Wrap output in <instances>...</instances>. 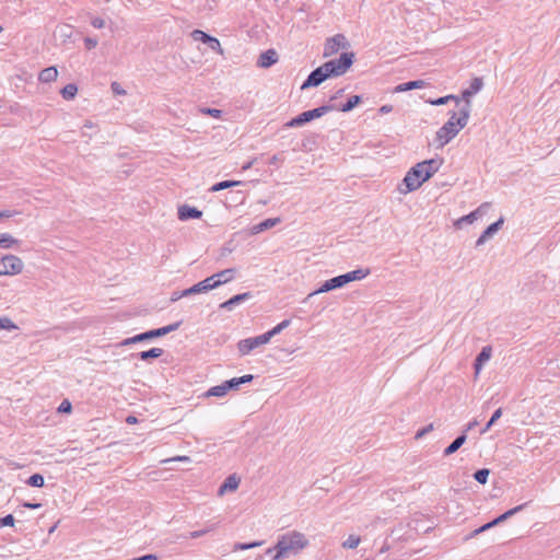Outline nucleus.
<instances>
[{
  "instance_id": "obj_12",
  "label": "nucleus",
  "mask_w": 560,
  "mask_h": 560,
  "mask_svg": "<svg viewBox=\"0 0 560 560\" xmlns=\"http://www.w3.org/2000/svg\"><path fill=\"white\" fill-rule=\"evenodd\" d=\"M345 285H346V279L343 278V275L334 277L329 280H326L317 290L310 293L306 299H310L316 294L326 293L331 290L342 288Z\"/></svg>"
},
{
  "instance_id": "obj_48",
  "label": "nucleus",
  "mask_w": 560,
  "mask_h": 560,
  "mask_svg": "<svg viewBox=\"0 0 560 560\" xmlns=\"http://www.w3.org/2000/svg\"><path fill=\"white\" fill-rule=\"evenodd\" d=\"M527 505V503H523V504H520L513 509H510L509 511L504 512L503 515L505 517V521L510 517H512L513 515H515L516 513H518L520 511H522L525 506Z\"/></svg>"
},
{
  "instance_id": "obj_46",
  "label": "nucleus",
  "mask_w": 560,
  "mask_h": 560,
  "mask_svg": "<svg viewBox=\"0 0 560 560\" xmlns=\"http://www.w3.org/2000/svg\"><path fill=\"white\" fill-rule=\"evenodd\" d=\"M199 112L203 115H208L214 118H220L222 116V110L217 108L201 107Z\"/></svg>"
},
{
  "instance_id": "obj_32",
  "label": "nucleus",
  "mask_w": 560,
  "mask_h": 560,
  "mask_svg": "<svg viewBox=\"0 0 560 560\" xmlns=\"http://www.w3.org/2000/svg\"><path fill=\"white\" fill-rule=\"evenodd\" d=\"M60 93L65 100H72L78 93V86L74 83H69L61 89Z\"/></svg>"
},
{
  "instance_id": "obj_56",
  "label": "nucleus",
  "mask_w": 560,
  "mask_h": 560,
  "mask_svg": "<svg viewBox=\"0 0 560 560\" xmlns=\"http://www.w3.org/2000/svg\"><path fill=\"white\" fill-rule=\"evenodd\" d=\"M490 528H492L491 524H490V523H487V524H485V525L480 526L479 528L475 529V530L472 532L471 536H476V535H478V534H480V533H483V532H486V530H488V529H490Z\"/></svg>"
},
{
  "instance_id": "obj_1",
  "label": "nucleus",
  "mask_w": 560,
  "mask_h": 560,
  "mask_svg": "<svg viewBox=\"0 0 560 560\" xmlns=\"http://www.w3.org/2000/svg\"><path fill=\"white\" fill-rule=\"evenodd\" d=\"M308 545V540L304 534L293 530L281 535L275 546L276 553L272 560H282L290 557L291 555L299 553Z\"/></svg>"
},
{
  "instance_id": "obj_26",
  "label": "nucleus",
  "mask_w": 560,
  "mask_h": 560,
  "mask_svg": "<svg viewBox=\"0 0 560 560\" xmlns=\"http://www.w3.org/2000/svg\"><path fill=\"white\" fill-rule=\"evenodd\" d=\"M164 353V350L161 348H151L145 351H141L137 354V357L142 361H149L151 359L160 358Z\"/></svg>"
},
{
  "instance_id": "obj_63",
  "label": "nucleus",
  "mask_w": 560,
  "mask_h": 560,
  "mask_svg": "<svg viewBox=\"0 0 560 560\" xmlns=\"http://www.w3.org/2000/svg\"><path fill=\"white\" fill-rule=\"evenodd\" d=\"M282 161H283V160H282V159H280V156H279L278 154H275V155H272V156L270 158V160H269V164H270V165H276L277 163L282 162Z\"/></svg>"
},
{
  "instance_id": "obj_24",
  "label": "nucleus",
  "mask_w": 560,
  "mask_h": 560,
  "mask_svg": "<svg viewBox=\"0 0 560 560\" xmlns=\"http://www.w3.org/2000/svg\"><path fill=\"white\" fill-rule=\"evenodd\" d=\"M424 86H425V82L423 80L408 81V82L398 84L395 88L394 92L400 93V92H406V91H410V90H415V89H421Z\"/></svg>"
},
{
  "instance_id": "obj_52",
  "label": "nucleus",
  "mask_w": 560,
  "mask_h": 560,
  "mask_svg": "<svg viewBox=\"0 0 560 560\" xmlns=\"http://www.w3.org/2000/svg\"><path fill=\"white\" fill-rule=\"evenodd\" d=\"M434 429L433 423L428 424L416 433V439H421Z\"/></svg>"
},
{
  "instance_id": "obj_25",
  "label": "nucleus",
  "mask_w": 560,
  "mask_h": 560,
  "mask_svg": "<svg viewBox=\"0 0 560 560\" xmlns=\"http://www.w3.org/2000/svg\"><path fill=\"white\" fill-rule=\"evenodd\" d=\"M280 222V218H269L264 220L262 222L253 226V233L257 234L262 231L269 230L276 226Z\"/></svg>"
},
{
  "instance_id": "obj_7",
  "label": "nucleus",
  "mask_w": 560,
  "mask_h": 560,
  "mask_svg": "<svg viewBox=\"0 0 560 560\" xmlns=\"http://www.w3.org/2000/svg\"><path fill=\"white\" fill-rule=\"evenodd\" d=\"M23 260L15 255H5L0 260V276H15L22 272Z\"/></svg>"
},
{
  "instance_id": "obj_22",
  "label": "nucleus",
  "mask_w": 560,
  "mask_h": 560,
  "mask_svg": "<svg viewBox=\"0 0 560 560\" xmlns=\"http://www.w3.org/2000/svg\"><path fill=\"white\" fill-rule=\"evenodd\" d=\"M467 435L465 432H463L460 435H458L443 452L444 456H450L457 452L463 444L466 442Z\"/></svg>"
},
{
  "instance_id": "obj_43",
  "label": "nucleus",
  "mask_w": 560,
  "mask_h": 560,
  "mask_svg": "<svg viewBox=\"0 0 560 560\" xmlns=\"http://www.w3.org/2000/svg\"><path fill=\"white\" fill-rule=\"evenodd\" d=\"M483 86V81L481 78H474L470 82L468 90L475 95L478 93Z\"/></svg>"
},
{
  "instance_id": "obj_42",
  "label": "nucleus",
  "mask_w": 560,
  "mask_h": 560,
  "mask_svg": "<svg viewBox=\"0 0 560 560\" xmlns=\"http://www.w3.org/2000/svg\"><path fill=\"white\" fill-rule=\"evenodd\" d=\"M217 528V524L208 525L206 528L194 530L189 533L190 538H199L210 532H213Z\"/></svg>"
},
{
  "instance_id": "obj_60",
  "label": "nucleus",
  "mask_w": 560,
  "mask_h": 560,
  "mask_svg": "<svg viewBox=\"0 0 560 560\" xmlns=\"http://www.w3.org/2000/svg\"><path fill=\"white\" fill-rule=\"evenodd\" d=\"M237 378H238V381L241 382V385H242V384H246V383L252 382L254 380V375L246 374V375H243V376L237 377Z\"/></svg>"
},
{
  "instance_id": "obj_38",
  "label": "nucleus",
  "mask_w": 560,
  "mask_h": 560,
  "mask_svg": "<svg viewBox=\"0 0 560 560\" xmlns=\"http://www.w3.org/2000/svg\"><path fill=\"white\" fill-rule=\"evenodd\" d=\"M502 416V409H497L493 415L491 416L490 420L487 422L485 428L480 431V434H485L490 430V428L501 418Z\"/></svg>"
},
{
  "instance_id": "obj_16",
  "label": "nucleus",
  "mask_w": 560,
  "mask_h": 560,
  "mask_svg": "<svg viewBox=\"0 0 560 560\" xmlns=\"http://www.w3.org/2000/svg\"><path fill=\"white\" fill-rule=\"evenodd\" d=\"M278 61V54L273 49H268L260 54L257 66L260 68H269Z\"/></svg>"
},
{
  "instance_id": "obj_11",
  "label": "nucleus",
  "mask_w": 560,
  "mask_h": 560,
  "mask_svg": "<svg viewBox=\"0 0 560 560\" xmlns=\"http://www.w3.org/2000/svg\"><path fill=\"white\" fill-rule=\"evenodd\" d=\"M191 37L194 38V40H199L203 44H207L210 47V49H212L213 51H215L220 55H224V50L222 49L219 39L205 33L203 31L194 30L191 32Z\"/></svg>"
},
{
  "instance_id": "obj_20",
  "label": "nucleus",
  "mask_w": 560,
  "mask_h": 560,
  "mask_svg": "<svg viewBox=\"0 0 560 560\" xmlns=\"http://www.w3.org/2000/svg\"><path fill=\"white\" fill-rule=\"evenodd\" d=\"M240 478L236 475L229 476L219 488V494H223L228 491H234L238 488Z\"/></svg>"
},
{
  "instance_id": "obj_3",
  "label": "nucleus",
  "mask_w": 560,
  "mask_h": 560,
  "mask_svg": "<svg viewBox=\"0 0 560 560\" xmlns=\"http://www.w3.org/2000/svg\"><path fill=\"white\" fill-rule=\"evenodd\" d=\"M353 52H342L339 58L331 59L324 65L325 71L328 72L330 78L345 74L354 62Z\"/></svg>"
},
{
  "instance_id": "obj_40",
  "label": "nucleus",
  "mask_w": 560,
  "mask_h": 560,
  "mask_svg": "<svg viewBox=\"0 0 560 560\" xmlns=\"http://www.w3.org/2000/svg\"><path fill=\"white\" fill-rule=\"evenodd\" d=\"M490 470L488 468H481L474 474V478L477 482L485 485L488 480Z\"/></svg>"
},
{
  "instance_id": "obj_8",
  "label": "nucleus",
  "mask_w": 560,
  "mask_h": 560,
  "mask_svg": "<svg viewBox=\"0 0 560 560\" xmlns=\"http://www.w3.org/2000/svg\"><path fill=\"white\" fill-rule=\"evenodd\" d=\"M269 342L268 337L266 334L253 337V338H246L242 339L237 342V350L241 355H246L257 347H260L262 345H266Z\"/></svg>"
},
{
  "instance_id": "obj_27",
  "label": "nucleus",
  "mask_w": 560,
  "mask_h": 560,
  "mask_svg": "<svg viewBox=\"0 0 560 560\" xmlns=\"http://www.w3.org/2000/svg\"><path fill=\"white\" fill-rule=\"evenodd\" d=\"M370 273L369 269H357L347 273H343V278L346 279V284L355 281L361 280L365 278Z\"/></svg>"
},
{
  "instance_id": "obj_44",
  "label": "nucleus",
  "mask_w": 560,
  "mask_h": 560,
  "mask_svg": "<svg viewBox=\"0 0 560 560\" xmlns=\"http://www.w3.org/2000/svg\"><path fill=\"white\" fill-rule=\"evenodd\" d=\"M110 90L114 96H127V91L119 82H112Z\"/></svg>"
},
{
  "instance_id": "obj_36",
  "label": "nucleus",
  "mask_w": 560,
  "mask_h": 560,
  "mask_svg": "<svg viewBox=\"0 0 560 560\" xmlns=\"http://www.w3.org/2000/svg\"><path fill=\"white\" fill-rule=\"evenodd\" d=\"M478 218H479V217H478L477 212H475V210H474V211H471L469 214L464 215V217H462L460 219H458V220L455 222V225H456L457 228H462V225H463V224H471V223H474Z\"/></svg>"
},
{
  "instance_id": "obj_23",
  "label": "nucleus",
  "mask_w": 560,
  "mask_h": 560,
  "mask_svg": "<svg viewBox=\"0 0 560 560\" xmlns=\"http://www.w3.org/2000/svg\"><path fill=\"white\" fill-rule=\"evenodd\" d=\"M58 77V70L56 67H47L43 69L38 74V80L43 83H50Z\"/></svg>"
},
{
  "instance_id": "obj_49",
  "label": "nucleus",
  "mask_w": 560,
  "mask_h": 560,
  "mask_svg": "<svg viewBox=\"0 0 560 560\" xmlns=\"http://www.w3.org/2000/svg\"><path fill=\"white\" fill-rule=\"evenodd\" d=\"M527 505V503H523V504H520L513 509H510L509 511L504 512L503 515L505 517V521L510 517H512L513 515H515L516 513H518L520 511H522L525 506Z\"/></svg>"
},
{
  "instance_id": "obj_18",
  "label": "nucleus",
  "mask_w": 560,
  "mask_h": 560,
  "mask_svg": "<svg viewBox=\"0 0 560 560\" xmlns=\"http://www.w3.org/2000/svg\"><path fill=\"white\" fill-rule=\"evenodd\" d=\"M235 272L236 270L234 268H229L212 275L211 277H214L213 284H215V288H218L221 284L230 282L234 279Z\"/></svg>"
},
{
  "instance_id": "obj_14",
  "label": "nucleus",
  "mask_w": 560,
  "mask_h": 560,
  "mask_svg": "<svg viewBox=\"0 0 560 560\" xmlns=\"http://www.w3.org/2000/svg\"><path fill=\"white\" fill-rule=\"evenodd\" d=\"M504 219L500 218L498 221L491 223L476 241V246L483 245L490 237H492L503 225Z\"/></svg>"
},
{
  "instance_id": "obj_54",
  "label": "nucleus",
  "mask_w": 560,
  "mask_h": 560,
  "mask_svg": "<svg viewBox=\"0 0 560 560\" xmlns=\"http://www.w3.org/2000/svg\"><path fill=\"white\" fill-rule=\"evenodd\" d=\"M189 460L190 459L188 456H176V457L163 459L161 463L166 464V463H171V462H189Z\"/></svg>"
},
{
  "instance_id": "obj_6",
  "label": "nucleus",
  "mask_w": 560,
  "mask_h": 560,
  "mask_svg": "<svg viewBox=\"0 0 560 560\" xmlns=\"http://www.w3.org/2000/svg\"><path fill=\"white\" fill-rule=\"evenodd\" d=\"M424 172L422 170V165H420V162L417 163L415 166H412L406 174L402 183L406 186V189H400L401 192L407 194L417 190L421 187V185L427 182V179H423Z\"/></svg>"
},
{
  "instance_id": "obj_57",
  "label": "nucleus",
  "mask_w": 560,
  "mask_h": 560,
  "mask_svg": "<svg viewBox=\"0 0 560 560\" xmlns=\"http://www.w3.org/2000/svg\"><path fill=\"white\" fill-rule=\"evenodd\" d=\"M71 33H72V28H71V26H69V25H65V26L60 27V34H61V36H63V37H70V36H71Z\"/></svg>"
},
{
  "instance_id": "obj_21",
  "label": "nucleus",
  "mask_w": 560,
  "mask_h": 560,
  "mask_svg": "<svg viewBox=\"0 0 560 560\" xmlns=\"http://www.w3.org/2000/svg\"><path fill=\"white\" fill-rule=\"evenodd\" d=\"M491 357V348L490 347H483L481 351L478 353L477 358L474 362V368L476 374L479 373L485 362H487Z\"/></svg>"
},
{
  "instance_id": "obj_55",
  "label": "nucleus",
  "mask_w": 560,
  "mask_h": 560,
  "mask_svg": "<svg viewBox=\"0 0 560 560\" xmlns=\"http://www.w3.org/2000/svg\"><path fill=\"white\" fill-rule=\"evenodd\" d=\"M84 44H85L86 49H92V48L96 47L97 39L96 38H92V37H85L84 38Z\"/></svg>"
},
{
  "instance_id": "obj_29",
  "label": "nucleus",
  "mask_w": 560,
  "mask_h": 560,
  "mask_svg": "<svg viewBox=\"0 0 560 560\" xmlns=\"http://www.w3.org/2000/svg\"><path fill=\"white\" fill-rule=\"evenodd\" d=\"M362 101V97L360 95H353L351 97L348 98V101L342 104L340 107H338L337 109L338 110H341V112H350L357 105H359Z\"/></svg>"
},
{
  "instance_id": "obj_13",
  "label": "nucleus",
  "mask_w": 560,
  "mask_h": 560,
  "mask_svg": "<svg viewBox=\"0 0 560 560\" xmlns=\"http://www.w3.org/2000/svg\"><path fill=\"white\" fill-rule=\"evenodd\" d=\"M213 282H214V277L210 276V277L206 278L205 280L194 284L192 287L184 290V294L192 295V294L208 292L212 289H215V284H213Z\"/></svg>"
},
{
  "instance_id": "obj_2",
  "label": "nucleus",
  "mask_w": 560,
  "mask_h": 560,
  "mask_svg": "<svg viewBox=\"0 0 560 560\" xmlns=\"http://www.w3.org/2000/svg\"><path fill=\"white\" fill-rule=\"evenodd\" d=\"M467 108L459 110V116L456 121H446L438 131L435 140L439 142V147H444L452 139H454L458 132L465 128L468 124Z\"/></svg>"
},
{
  "instance_id": "obj_62",
  "label": "nucleus",
  "mask_w": 560,
  "mask_h": 560,
  "mask_svg": "<svg viewBox=\"0 0 560 560\" xmlns=\"http://www.w3.org/2000/svg\"><path fill=\"white\" fill-rule=\"evenodd\" d=\"M392 110H393V106H392V105H389V104L383 105V106H381V107H380V109H378V112H380L381 114H388V113H390Z\"/></svg>"
},
{
  "instance_id": "obj_4",
  "label": "nucleus",
  "mask_w": 560,
  "mask_h": 560,
  "mask_svg": "<svg viewBox=\"0 0 560 560\" xmlns=\"http://www.w3.org/2000/svg\"><path fill=\"white\" fill-rule=\"evenodd\" d=\"M335 109H336V106L328 104V105H322V106L316 107L311 110L303 112L300 115H298L296 117L289 120L285 124V127H289V128L301 127V126L312 121L313 119L320 118L325 114H327L331 110H335Z\"/></svg>"
},
{
  "instance_id": "obj_31",
  "label": "nucleus",
  "mask_w": 560,
  "mask_h": 560,
  "mask_svg": "<svg viewBox=\"0 0 560 560\" xmlns=\"http://www.w3.org/2000/svg\"><path fill=\"white\" fill-rule=\"evenodd\" d=\"M243 184L244 183L241 182V180H223V182L214 184L210 188V191H213V192L214 191H220V190L228 189V188L235 187V186H240V185H243Z\"/></svg>"
},
{
  "instance_id": "obj_41",
  "label": "nucleus",
  "mask_w": 560,
  "mask_h": 560,
  "mask_svg": "<svg viewBox=\"0 0 560 560\" xmlns=\"http://www.w3.org/2000/svg\"><path fill=\"white\" fill-rule=\"evenodd\" d=\"M27 485L35 488L44 486V477L40 474H34L27 479Z\"/></svg>"
},
{
  "instance_id": "obj_17",
  "label": "nucleus",
  "mask_w": 560,
  "mask_h": 560,
  "mask_svg": "<svg viewBox=\"0 0 560 560\" xmlns=\"http://www.w3.org/2000/svg\"><path fill=\"white\" fill-rule=\"evenodd\" d=\"M201 215H202V211L198 210L195 207L184 205L178 208V219L182 221H187L190 219H199V218H201Z\"/></svg>"
},
{
  "instance_id": "obj_33",
  "label": "nucleus",
  "mask_w": 560,
  "mask_h": 560,
  "mask_svg": "<svg viewBox=\"0 0 560 560\" xmlns=\"http://www.w3.org/2000/svg\"><path fill=\"white\" fill-rule=\"evenodd\" d=\"M264 545V540L252 541V542H235L233 546V550H248L253 548H257Z\"/></svg>"
},
{
  "instance_id": "obj_53",
  "label": "nucleus",
  "mask_w": 560,
  "mask_h": 560,
  "mask_svg": "<svg viewBox=\"0 0 560 560\" xmlns=\"http://www.w3.org/2000/svg\"><path fill=\"white\" fill-rule=\"evenodd\" d=\"M490 207V202H483L475 210V212H477L478 217H482L485 213H487Z\"/></svg>"
},
{
  "instance_id": "obj_34",
  "label": "nucleus",
  "mask_w": 560,
  "mask_h": 560,
  "mask_svg": "<svg viewBox=\"0 0 560 560\" xmlns=\"http://www.w3.org/2000/svg\"><path fill=\"white\" fill-rule=\"evenodd\" d=\"M290 319H284L265 334L270 340L272 337H275L276 335L280 334L283 329H285L290 325Z\"/></svg>"
},
{
  "instance_id": "obj_19",
  "label": "nucleus",
  "mask_w": 560,
  "mask_h": 560,
  "mask_svg": "<svg viewBox=\"0 0 560 560\" xmlns=\"http://www.w3.org/2000/svg\"><path fill=\"white\" fill-rule=\"evenodd\" d=\"M250 296H252V294L249 292L236 294V295L232 296L231 299H229L228 301L223 302L220 305V307L223 310L232 311L236 305L248 300Z\"/></svg>"
},
{
  "instance_id": "obj_45",
  "label": "nucleus",
  "mask_w": 560,
  "mask_h": 560,
  "mask_svg": "<svg viewBox=\"0 0 560 560\" xmlns=\"http://www.w3.org/2000/svg\"><path fill=\"white\" fill-rule=\"evenodd\" d=\"M0 329L14 330L18 326L9 317H0Z\"/></svg>"
},
{
  "instance_id": "obj_47",
  "label": "nucleus",
  "mask_w": 560,
  "mask_h": 560,
  "mask_svg": "<svg viewBox=\"0 0 560 560\" xmlns=\"http://www.w3.org/2000/svg\"><path fill=\"white\" fill-rule=\"evenodd\" d=\"M224 385H225L226 392L236 390L241 386V382L238 381L237 377H234V378L225 381Z\"/></svg>"
},
{
  "instance_id": "obj_59",
  "label": "nucleus",
  "mask_w": 560,
  "mask_h": 560,
  "mask_svg": "<svg viewBox=\"0 0 560 560\" xmlns=\"http://www.w3.org/2000/svg\"><path fill=\"white\" fill-rule=\"evenodd\" d=\"M478 424H479V422L476 419H474L472 421L467 423V425L463 432H465V434H466L468 431L475 429Z\"/></svg>"
},
{
  "instance_id": "obj_37",
  "label": "nucleus",
  "mask_w": 560,
  "mask_h": 560,
  "mask_svg": "<svg viewBox=\"0 0 560 560\" xmlns=\"http://www.w3.org/2000/svg\"><path fill=\"white\" fill-rule=\"evenodd\" d=\"M228 394L224 383L221 385H217L211 387L207 393L206 396H214V397H223Z\"/></svg>"
},
{
  "instance_id": "obj_39",
  "label": "nucleus",
  "mask_w": 560,
  "mask_h": 560,
  "mask_svg": "<svg viewBox=\"0 0 560 560\" xmlns=\"http://www.w3.org/2000/svg\"><path fill=\"white\" fill-rule=\"evenodd\" d=\"M361 541L360 536L357 535H350L343 542L342 547L346 549H354L359 546Z\"/></svg>"
},
{
  "instance_id": "obj_51",
  "label": "nucleus",
  "mask_w": 560,
  "mask_h": 560,
  "mask_svg": "<svg viewBox=\"0 0 560 560\" xmlns=\"http://www.w3.org/2000/svg\"><path fill=\"white\" fill-rule=\"evenodd\" d=\"M13 524H14V517L11 514H8L0 518V527L13 526Z\"/></svg>"
},
{
  "instance_id": "obj_9",
  "label": "nucleus",
  "mask_w": 560,
  "mask_h": 560,
  "mask_svg": "<svg viewBox=\"0 0 560 560\" xmlns=\"http://www.w3.org/2000/svg\"><path fill=\"white\" fill-rule=\"evenodd\" d=\"M350 46L348 39L342 34H336L327 38L324 45V57H330L338 52L340 48H348Z\"/></svg>"
},
{
  "instance_id": "obj_30",
  "label": "nucleus",
  "mask_w": 560,
  "mask_h": 560,
  "mask_svg": "<svg viewBox=\"0 0 560 560\" xmlns=\"http://www.w3.org/2000/svg\"><path fill=\"white\" fill-rule=\"evenodd\" d=\"M472 95L474 94L468 89H466V90H464L462 92V95L458 96L459 97V103L462 101L464 102V104L460 106L459 110H464L465 108H467L468 109L467 110L468 117L470 116V112H471V101H470V98H471Z\"/></svg>"
},
{
  "instance_id": "obj_61",
  "label": "nucleus",
  "mask_w": 560,
  "mask_h": 560,
  "mask_svg": "<svg viewBox=\"0 0 560 560\" xmlns=\"http://www.w3.org/2000/svg\"><path fill=\"white\" fill-rule=\"evenodd\" d=\"M184 296H186V295L184 294V290H183V291H180V292L175 291V292H173V293H172L171 301H172V302H176V301H178L179 299H182V298H184Z\"/></svg>"
},
{
  "instance_id": "obj_50",
  "label": "nucleus",
  "mask_w": 560,
  "mask_h": 560,
  "mask_svg": "<svg viewBox=\"0 0 560 560\" xmlns=\"http://www.w3.org/2000/svg\"><path fill=\"white\" fill-rule=\"evenodd\" d=\"M71 409H72V405L68 399L62 400L58 407V411L61 413L70 412Z\"/></svg>"
},
{
  "instance_id": "obj_64",
  "label": "nucleus",
  "mask_w": 560,
  "mask_h": 560,
  "mask_svg": "<svg viewBox=\"0 0 560 560\" xmlns=\"http://www.w3.org/2000/svg\"><path fill=\"white\" fill-rule=\"evenodd\" d=\"M23 506L27 508V509H32V510H35V509H38L42 506L40 503H31V502H25L23 504Z\"/></svg>"
},
{
  "instance_id": "obj_35",
  "label": "nucleus",
  "mask_w": 560,
  "mask_h": 560,
  "mask_svg": "<svg viewBox=\"0 0 560 560\" xmlns=\"http://www.w3.org/2000/svg\"><path fill=\"white\" fill-rule=\"evenodd\" d=\"M451 100L455 101L456 105H459V97L456 96V95H453V94H450V95H446V96H442V97H439V98H435V100H431V101H429V103L431 105H434V106H440V105L446 104Z\"/></svg>"
},
{
  "instance_id": "obj_15",
  "label": "nucleus",
  "mask_w": 560,
  "mask_h": 560,
  "mask_svg": "<svg viewBox=\"0 0 560 560\" xmlns=\"http://www.w3.org/2000/svg\"><path fill=\"white\" fill-rule=\"evenodd\" d=\"M442 164V159H430L420 162V165H422V170L424 172L423 179H430L440 170Z\"/></svg>"
},
{
  "instance_id": "obj_10",
  "label": "nucleus",
  "mask_w": 560,
  "mask_h": 560,
  "mask_svg": "<svg viewBox=\"0 0 560 560\" xmlns=\"http://www.w3.org/2000/svg\"><path fill=\"white\" fill-rule=\"evenodd\" d=\"M324 65L314 69L307 77V79L302 83L301 90H306L310 88H315L320 85L325 80L329 79V74L324 70Z\"/></svg>"
},
{
  "instance_id": "obj_28",
  "label": "nucleus",
  "mask_w": 560,
  "mask_h": 560,
  "mask_svg": "<svg viewBox=\"0 0 560 560\" xmlns=\"http://www.w3.org/2000/svg\"><path fill=\"white\" fill-rule=\"evenodd\" d=\"M20 241L14 238L9 233L0 234V247L2 248H12L13 246L19 245Z\"/></svg>"
},
{
  "instance_id": "obj_5",
  "label": "nucleus",
  "mask_w": 560,
  "mask_h": 560,
  "mask_svg": "<svg viewBox=\"0 0 560 560\" xmlns=\"http://www.w3.org/2000/svg\"><path fill=\"white\" fill-rule=\"evenodd\" d=\"M179 325H180V322H177V323L170 324V325L161 327V328L151 329V330L138 334L131 338H127L124 341H121L119 345L126 346V345H130V343L150 340L153 338H159V337L165 336L172 331H175L176 329H178Z\"/></svg>"
},
{
  "instance_id": "obj_58",
  "label": "nucleus",
  "mask_w": 560,
  "mask_h": 560,
  "mask_svg": "<svg viewBox=\"0 0 560 560\" xmlns=\"http://www.w3.org/2000/svg\"><path fill=\"white\" fill-rule=\"evenodd\" d=\"M91 24L95 28H102L104 26V21L101 18H94V19L91 20Z\"/></svg>"
}]
</instances>
